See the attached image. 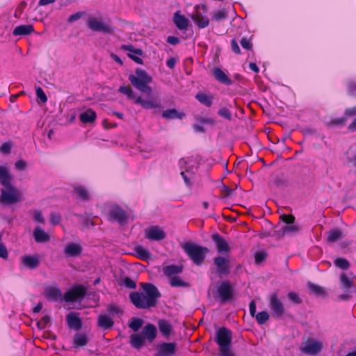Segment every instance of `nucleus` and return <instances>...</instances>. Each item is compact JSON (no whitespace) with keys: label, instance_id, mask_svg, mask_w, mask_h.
Here are the masks:
<instances>
[{"label":"nucleus","instance_id":"14","mask_svg":"<svg viewBox=\"0 0 356 356\" xmlns=\"http://www.w3.org/2000/svg\"><path fill=\"white\" fill-rule=\"evenodd\" d=\"M269 307L274 316L281 317L284 313V305L280 300L278 299L276 293L270 296Z\"/></svg>","mask_w":356,"mask_h":356},{"label":"nucleus","instance_id":"52","mask_svg":"<svg viewBox=\"0 0 356 356\" xmlns=\"http://www.w3.org/2000/svg\"><path fill=\"white\" fill-rule=\"evenodd\" d=\"M33 218V220L35 222H39V223H42V224L44 222V219L43 218L42 212L40 211H38V210L34 211Z\"/></svg>","mask_w":356,"mask_h":356},{"label":"nucleus","instance_id":"1","mask_svg":"<svg viewBox=\"0 0 356 356\" xmlns=\"http://www.w3.org/2000/svg\"><path fill=\"white\" fill-rule=\"evenodd\" d=\"M143 292H132L129 295L134 305L138 309H149L154 307L161 293L152 284L143 283Z\"/></svg>","mask_w":356,"mask_h":356},{"label":"nucleus","instance_id":"59","mask_svg":"<svg viewBox=\"0 0 356 356\" xmlns=\"http://www.w3.org/2000/svg\"><path fill=\"white\" fill-rule=\"evenodd\" d=\"M123 283L129 289H135L136 286V282L129 277H125Z\"/></svg>","mask_w":356,"mask_h":356},{"label":"nucleus","instance_id":"42","mask_svg":"<svg viewBox=\"0 0 356 356\" xmlns=\"http://www.w3.org/2000/svg\"><path fill=\"white\" fill-rule=\"evenodd\" d=\"M143 321L139 318H132L129 322V327L134 332H137L143 325Z\"/></svg>","mask_w":356,"mask_h":356},{"label":"nucleus","instance_id":"21","mask_svg":"<svg viewBox=\"0 0 356 356\" xmlns=\"http://www.w3.org/2000/svg\"><path fill=\"white\" fill-rule=\"evenodd\" d=\"M140 334L144 337L145 340L147 339L148 341L152 342L156 337V328L154 325L148 323Z\"/></svg>","mask_w":356,"mask_h":356},{"label":"nucleus","instance_id":"55","mask_svg":"<svg viewBox=\"0 0 356 356\" xmlns=\"http://www.w3.org/2000/svg\"><path fill=\"white\" fill-rule=\"evenodd\" d=\"M50 321V318L48 316H44L42 318L41 321L38 323V327L39 329H44L47 324Z\"/></svg>","mask_w":356,"mask_h":356},{"label":"nucleus","instance_id":"30","mask_svg":"<svg viewBox=\"0 0 356 356\" xmlns=\"http://www.w3.org/2000/svg\"><path fill=\"white\" fill-rule=\"evenodd\" d=\"M97 323L100 327L108 330L113 327L114 322L108 315L101 314L98 316Z\"/></svg>","mask_w":356,"mask_h":356},{"label":"nucleus","instance_id":"51","mask_svg":"<svg viewBox=\"0 0 356 356\" xmlns=\"http://www.w3.org/2000/svg\"><path fill=\"white\" fill-rule=\"evenodd\" d=\"M35 92H36L37 97L42 103H45L47 101V95H45L44 92L43 91V90L40 87H38V88H36Z\"/></svg>","mask_w":356,"mask_h":356},{"label":"nucleus","instance_id":"57","mask_svg":"<svg viewBox=\"0 0 356 356\" xmlns=\"http://www.w3.org/2000/svg\"><path fill=\"white\" fill-rule=\"evenodd\" d=\"M255 263L259 264L264 261L266 258V254L264 252H257L255 254Z\"/></svg>","mask_w":356,"mask_h":356},{"label":"nucleus","instance_id":"64","mask_svg":"<svg viewBox=\"0 0 356 356\" xmlns=\"http://www.w3.org/2000/svg\"><path fill=\"white\" fill-rule=\"evenodd\" d=\"M127 56L138 64H143V60L135 54L128 53Z\"/></svg>","mask_w":356,"mask_h":356},{"label":"nucleus","instance_id":"26","mask_svg":"<svg viewBox=\"0 0 356 356\" xmlns=\"http://www.w3.org/2000/svg\"><path fill=\"white\" fill-rule=\"evenodd\" d=\"M182 270L183 268L177 265H169L163 268V272L168 279L177 276L178 274L182 272Z\"/></svg>","mask_w":356,"mask_h":356},{"label":"nucleus","instance_id":"13","mask_svg":"<svg viewBox=\"0 0 356 356\" xmlns=\"http://www.w3.org/2000/svg\"><path fill=\"white\" fill-rule=\"evenodd\" d=\"M217 292L222 302L229 300L233 296V289L227 281H223L218 286Z\"/></svg>","mask_w":356,"mask_h":356},{"label":"nucleus","instance_id":"5","mask_svg":"<svg viewBox=\"0 0 356 356\" xmlns=\"http://www.w3.org/2000/svg\"><path fill=\"white\" fill-rule=\"evenodd\" d=\"M183 248L190 259L196 264L200 265L205 259L209 249L192 243H186Z\"/></svg>","mask_w":356,"mask_h":356},{"label":"nucleus","instance_id":"47","mask_svg":"<svg viewBox=\"0 0 356 356\" xmlns=\"http://www.w3.org/2000/svg\"><path fill=\"white\" fill-rule=\"evenodd\" d=\"M107 312L113 316H120L122 314L121 309L115 305H110L107 307Z\"/></svg>","mask_w":356,"mask_h":356},{"label":"nucleus","instance_id":"20","mask_svg":"<svg viewBox=\"0 0 356 356\" xmlns=\"http://www.w3.org/2000/svg\"><path fill=\"white\" fill-rule=\"evenodd\" d=\"M13 175L9 168L4 165H0V184L1 186L8 185L13 182Z\"/></svg>","mask_w":356,"mask_h":356},{"label":"nucleus","instance_id":"29","mask_svg":"<svg viewBox=\"0 0 356 356\" xmlns=\"http://www.w3.org/2000/svg\"><path fill=\"white\" fill-rule=\"evenodd\" d=\"M33 237L37 243H44L49 241V234L44 231L40 227H37L33 231Z\"/></svg>","mask_w":356,"mask_h":356},{"label":"nucleus","instance_id":"39","mask_svg":"<svg viewBox=\"0 0 356 356\" xmlns=\"http://www.w3.org/2000/svg\"><path fill=\"white\" fill-rule=\"evenodd\" d=\"M181 175L187 186L192 185V181L195 178V172L191 170H186L181 172Z\"/></svg>","mask_w":356,"mask_h":356},{"label":"nucleus","instance_id":"25","mask_svg":"<svg viewBox=\"0 0 356 356\" xmlns=\"http://www.w3.org/2000/svg\"><path fill=\"white\" fill-rule=\"evenodd\" d=\"M174 23L179 30H185L188 26V20L179 11L175 13L173 17Z\"/></svg>","mask_w":356,"mask_h":356},{"label":"nucleus","instance_id":"27","mask_svg":"<svg viewBox=\"0 0 356 356\" xmlns=\"http://www.w3.org/2000/svg\"><path fill=\"white\" fill-rule=\"evenodd\" d=\"M196 13L193 16V19L198 26L199 28L203 29L207 27L209 24V18L203 15L199 10L198 7H196Z\"/></svg>","mask_w":356,"mask_h":356},{"label":"nucleus","instance_id":"3","mask_svg":"<svg viewBox=\"0 0 356 356\" xmlns=\"http://www.w3.org/2000/svg\"><path fill=\"white\" fill-rule=\"evenodd\" d=\"M119 92L126 95L127 98L132 100L135 104L140 105L145 109H162L163 106L160 100L154 98L143 99L141 97L137 96L129 86H121Z\"/></svg>","mask_w":356,"mask_h":356},{"label":"nucleus","instance_id":"10","mask_svg":"<svg viewBox=\"0 0 356 356\" xmlns=\"http://www.w3.org/2000/svg\"><path fill=\"white\" fill-rule=\"evenodd\" d=\"M216 341L219 348L230 347L232 341V332L225 327H221L216 332Z\"/></svg>","mask_w":356,"mask_h":356},{"label":"nucleus","instance_id":"12","mask_svg":"<svg viewBox=\"0 0 356 356\" xmlns=\"http://www.w3.org/2000/svg\"><path fill=\"white\" fill-rule=\"evenodd\" d=\"M176 350L175 343L162 342L156 345L154 356H173Z\"/></svg>","mask_w":356,"mask_h":356},{"label":"nucleus","instance_id":"37","mask_svg":"<svg viewBox=\"0 0 356 356\" xmlns=\"http://www.w3.org/2000/svg\"><path fill=\"white\" fill-rule=\"evenodd\" d=\"M195 98L202 104L205 105L207 107H210L212 105L213 99L211 96L203 93H197L195 95Z\"/></svg>","mask_w":356,"mask_h":356},{"label":"nucleus","instance_id":"8","mask_svg":"<svg viewBox=\"0 0 356 356\" xmlns=\"http://www.w3.org/2000/svg\"><path fill=\"white\" fill-rule=\"evenodd\" d=\"M88 26L93 31L102 32L104 33H111L113 31L110 22L96 18L89 19L88 22Z\"/></svg>","mask_w":356,"mask_h":356},{"label":"nucleus","instance_id":"54","mask_svg":"<svg viewBox=\"0 0 356 356\" xmlns=\"http://www.w3.org/2000/svg\"><path fill=\"white\" fill-rule=\"evenodd\" d=\"M347 86L350 94H356V80L348 81L347 83Z\"/></svg>","mask_w":356,"mask_h":356},{"label":"nucleus","instance_id":"2","mask_svg":"<svg viewBox=\"0 0 356 356\" xmlns=\"http://www.w3.org/2000/svg\"><path fill=\"white\" fill-rule=\"evenodd\" d=\"M44 294L47 299L52 301L61 302L65 300V302H74L84 297L86 290L83 286H78L68 290L63 296L58 287L50 286L45 289Z\"/></svg>","mask_w":356,"mask_h":356},{"label":"nucleus","instance_id":"23","mask_svg":"<svg viewBox=\"0 0 356 356\" xmlns=\"http://www.w3.org/2000/svg\"><path fill=\"white\" fill-rule=\"evenodd\" d=\"M82 251L81 246L75 243H70L66 245L64 249V253L67 257H77Z\"/></svg>","mask_w":356,"mask_h":356},{"label":"nucleus","instance_id":"38","mask_svg":"<svg viewBox=\"0 0 356 356\" xmlns=\"http://www.w3.org/2000/svg\"><path fill=\"white\" fill-rule=\"evenodd\" d=\"M135 251L138 257L143 260L148 261L151 258V254L142 245H137L135 248Z\"/></svg>","mask_w":356,"mask_h":356},{"label":"nucleus","instance_id":"61","mask_svg":"<svg viewBox=\"0 0 356 356\" xmlns=\"http://www.w3.org/2000/svg\"><path fill=\"white\" fill-rule=\"evenodd\" d=\"M219 356H234L233 353L231 351L230 347L219 348Z\"/></svg>","mask_w":356,"mask_h":356},{"label":"nucleus","instance_id":"19","mask_svg":"<svg viewBox=\"0 0 356 356\" xmlns=\"http://www.w3.org/2000/svg\"><path fill=\"white\" fill-rule=\"evenodd\" d=\"M212 240L215 243L218 252L221 254H228L230 247L226 240L218 234L212 235Z\"/></svg>","mask_w":356,"mask_h":356},{"label":"nucleus","instance_id":"41","mask_svg":"<svg viewBox=\"0 0 356 356\" xmlns=\"http://www.w3.org/2000/svg\"><path fill=\"white\" fill-rule=\"evenodd\" d=\"M169 283L170 286L173 287H186L188 284L184 282L179 277L174 276L169 279Z\"/></svg>","mask_w":356,"mask_h":356},{"label":"nucleus","instance_id":"4","mask_svg":"<svg viewBox=\"0 0 356 356\" xmlns=\"http://www.w3.org/2000/svg\"><path fill=\"white\" fill-rule=\"evenodd\" d=\"M22 200V194L12 183L2 186L0 190V203L3 205H13Z\"/></svg>","mask_w":356,"mask_h":356},{"label":"nucleus","instance_id":"9","mask_svg":"<svg viewBox=\"0 0 356 356\" xmlns=\"http://www.w3.org/2000/svg\"><path fill=\"white\" fill-rule=\"evenodd\" d=\"M323 348V341L313 339H309L300 347L302 353L309 355H317Z\"/></svg>","mask_w":356,"mask_h":356},{"label":"nucleus","instance_id":"28","mask_svg":"<svg viewBox=\"0 0 356 356\" xmlns=\"http://www.w3.org/2000/svg\"><path fill=\"white\" fill-rule=\"evenodd\" d=\"M158 326L161 333L166 338H168L172 331V326L170 323L165 319H161L158 322Z\"/></svg>","mask_w":356,"mask_h":356},{"label":"nucleus","instance_id":"16","mask_svg":"<svg viewBox=\"0 0 356 356\" xmlns=\"http://www.w3.org/2000/svg\"><path fill=\"white\" fill-rule=\"evenodd\" d=\"M40 255L35 254H24L20 258V261L22 264L29 269H35L37 268L40 264Z\"/></svg>","mask_w":356,"mask_h":356},{"label":"nucleus","instance_id":"36","mask_svg":"<svg viewBox=\"0 0 356 356\" xmlns=\"http://www.w3.org/2000/svg\"><path fill=\"white\" fill-rule=\"evenodd\" d=\"M74 347H81L86 345L88 342V338L86 334L82 333H76L74 337Z\"/></svg>","mask_w":356,"mask_h":356},{"label":"nucleus","instance_id":"49","mask_svg":"<svg viewBox=\"0 0 356 356\" xmlns=\"http://www.w3.org/2000/svg\"><path fill=\"white\" fill-rule=\"evenodd\" d=\"M218 114L220 117H222L226 120H231L232 118L231 112L227 108H226L225 107L220 108L218 111Z\"/></svg>","mask_w":356,"mask_h":356},{"label":"nucleus","instance_id":"60","mask_svg":"<svg viewBox=\"0 0 356 356\" xmlns=\"http://www.w3.org/2000/svg\"><path fill=\"white\" fill-rule=\"evenodd\" d=\"M288 298H289L290 300H291L292 302H295V303H300L301 302V300L300 298V297L298 296V295L295 293V292H289L288 293Z\"/></svg>","mask_w":356,"mask_h":356},{"label":"nucleus","instance_id":"44","mask_svg":"<svg viewBox=\"0 0 356 356\" xmlns=\"http://www.w3.org/2000/svg\"><path fill=\"white\" fill-rule=\"evenodd\" d=\"M307 286H308V289L310 291V292L312 293H314L318 296L322 295L324 293L323 288L318 285L309 282L307 284Z\"/></svg>","mask_w":356,"mask_h":356},{"label":"nucleus","instance_id":"11","mask_svg":"<svg viewBox=\"0 0 356 356\" xmlns=\"http://www.w3.org/2000/svg\"><path fill=\"white\" fill-rule=\"evenodd\" d=\"M355 275L352 272L341 273L340 275V284L342 289L348 293L356 291V286L354 285L353 280Z\"/></svg>","mask_w":356,"mask_h":356},{"label":"nucleus","instance_id":"40","mask_svg":"<svg viewBox=\"0 0 356 356\" xmlns=\"http://www.w3.org/2000/svg\"><path fill=\"white\" fill-rule=\"evenodd\" d=\"M343 237L342 232L339 229H332L327 233V241L330 243H334Z\"/></svg>","mask_w":356,"mask_h":356},{"label":"nucleus","instance_id":"56","mask_svg":"<svg viewBox=\"0 0 356 356\" xmlns=\"http://www.w3.org/2000/svg\"><path fill=\"white\" fill-rule=\"evenodd\" d=\"M26 166V162L22 159L18 160L15 163V167L17 170H24Z\"/></svg>","mask_w":356,"mask_h":356},{"label":"nucleus","instance_id":"46","mask_svg":"<svg viewBox=\"0 0 356 356\" xmlns=\"http://www.w3.org/2000/svg\"><path fill=\"white\" fill-rule=\"evenodd\" d=\"M256 320L259 325L265 323L269 318V314L267 312H261L255 316Z\"/></svg>","mask_w":356,"mask_h":356},{"label":"nucleus","instance_id":"35","mask_svg":"<svg viewBox=\"0 0 356 356\" xmlns=\"http://www.w3.org/2000/svg\"><path fill=\"white\" fill-rule=\"evenodd\" d=\"M74 192L79 199L83 201L90 200L88 191L83 186H76L74 187Z\"/></svg>","mask_w":356,"mask_h":356},{"label":"nucleus","instance_id":"50","mask_svg":"<svg viewBox=\"0 0 356 356\" xmlns=\"http://www.w3.org/2000/svg\"><path fill=\"white\" fill-rule=\"evenodd\" d=\"M1 234H0V258L6 259L8 257V253L6 247L1 242Z\"/></svg>","mask_w":356,"mask_h":356},{"label":"nucleus","instance_id":"6","mask_svg":"<svg viewBox=\"0 0 356 356\" xmlns=\"http://www.w3.org/2000/svg\"><path fill=\"white\" fill-rule=\"evenodd\" d=\"M129 80L135 88L139 90L145 84L151 83L152 77L145 70L136 68L135 74L129 75Z\"/></svg>","mask_w":356,"mask_h":356},{"label":"nucleus","instance_id":"22","mask_svg":"<svg viewBox=\"0 0 356 356\" xmlns=\"http://www.w3.org/2000/svg\"><path fill=\"white\" fill-rule=\"evenodd\" d=\"M213 74L215 79L220 83L226 86L232 84L231 79L220 67H215L213 70Z\"/></svg>","mask_w":356,"mask_h":356},{"label":"nucleus","instance_id":"18","mask_svg":"<svg viewBox=\"0 0 356 356\" xmlns=\"http://www.w3.org/2000/svg\"><path fill=\"white\" fill-rule=\"evenodd\" d=\"M214 264L217 267V272L220 275H227L229 273V260L223 257H217L214 259Z\"/></svg>","mask_w":356,"mask_h":356},{"label":"nucleus","instance_id":"33","mask_svg":"<svg viewBox=\"0 0 356 356\" xmlns=\"http://www.w3.org/2000/svg\"><path fill=\"white\" fill-rule=\"evenodd\" d=\"M145 343L144 337L140 334H132L130 337V343L132 347L140 349L141 348Z\"/></svg>","mask_w":356,"mask_h":356},{"label":"nucleus","instance_id":"32","mask_svg":"<svg viewBox=\"0 0 356 356\" xmlns=\"http://www.w3.org/2000/svg\"><path fill=\"white\" fill-rule=\"evenodd\" d=\"M185 116V113L179 112L175 108L168 109L162 113V117L166 120L182 119Z\"/></svg>","mask_w":356,"mask_h":356},{"label":"nucleus","instance_id":"48","mask_svg":"<svg viewBox=\"0 0 356 356\" xmlns=\"http://www.w3.org/2000/svg\"><path fill=\"white\" fill-rule=\"evenodd\" d=\"M121 49L125 51H128L129 53L135 54L136 55H143V51L140 49H136L133 45L131 44H122Z\"/></svg>","mask_w":356,"mask_h":356},{"label":"nucleus","instance_id":"7","mask_svg":"<svg viewBox=\"0 0 356 356\" xmlns=\"http://www.w3.org/2000/svg\"><path fill=\"white\" fill-rule=\"evenodd\" d=\"M108 218L110 221H115L122 225L127 222L128 214L118 205L112 204L108 211Z\"/></svg>","mask_w":356,"mask_h":356},{"label":"nucleus","instance_id":"63","mask_svg":"<svg viewBox=\"0 0 356 356\" xmlns=\"http://www.w3.org/2000/svg\"><path fill=\"white\" fill-rule=\"evenodd\" d=\"M11 149V145L8 143H3L1 147L0 151L3 154H8Z\"/></svg>","mask_w":356,"mask_h":356},{"label":"nucleus","instance_id":"15","mask_svg":"<svg viewBox=\"0 0 356 356\" xmlns=\"http://www.w3.org/2000/svg\"><path fill=\"white\" fill-rule=\"evenodd\" d=\"M145 237L150 241H161L166 236L165 232L159 226H151L145 230Z\"/></svg>","mask_w":356,"mask_h":356},{"label":"nucleus","instance_id":"17","mask_svg":"<svg viewBox=\"0 0 356 356\" xmlns=\"http://www.w3.org/2000/svg\"><path fill=\"white\" fill-rule=\"evenodd\" d=\"M280 219L286 224L282 228L284 233H296L299 231L300 227L294 224L293 216L283 214L280 216Z\"/></svg>","mask_w":356,"mask_h":356},{"label":"nucleus","instance_id":"43","mask_svg":"<svg viewBox=\"0 0 356 356\" xmlns=\"http://www.w3.org/2000/svg\"><path fill=\"white\" fill-rule=\"evenodd\" d=\"M228 16V13L226 9H220L216 11L213 15V19L220 22L226 19Z\"/></svg>","mask_w":356,"mask_h":356},{"label":"nucleus","instance_id":"24","mask_svg":"<svg viewBox=\"0 0 356 356\" xmlns=\"http://www.w3.org/2000/svg\"><path fill=\"white\" fill-rule=\"evenodd\" d=\"M34 31L33 26L31 24H23L16 26L13 31L14 36L26 35L32 33Z\"/></svg>","mask_w":356,"mask_h":356},{"label":"nucleus","instance_id":"34","mask_svg":"<svg viewBox=\"0 0 356 356\" xmlns=\"http://www.w3.org/2000/svg\"><path fill=\"white\" fill-rule=\"evenodd\" d=\"M96 113L92 109H88L80 115V120L83 123H90L96 119Z\"/></svg>","mask_w":356,"mask_h":356},{"label":"nucleus","instance_id":"62","mask_svg":"<svg viewBox=\"0 0 356 356\" xmlns=\"http://www.w3.org/2000/svg\"><path fill=\"white\" fill-rule=\"evenodd\" d=\"M241 44L243 49H250L252 48V43L250 42V40L247 38H242L241 40Z\"/></svg>","mask_w":356,"mask_h":356},{"label":"nucleus","instance_id":"58","mask_svg":"<svg viewBox=\"0 0 356 356\" xmlns=\"http://www.w3.org/2000/svg\"><path fill=\"white\" fill-rule=\"evenodd\" d=\"M83 13H82V12H77L75 14H73V15H70L68 17L67 22L69 23H73L74 22L79 20V19H81V17L83 16Z\"/></svg>","mask_w":356,"mask_h":356},{"label":"nucleus","instance_id":"45","mask_svg":"<svg viewBox=\"0 0 356 356\" xmlns=\"http://www.w3.org/2000/svg\"><path fill=\"white\" fill-rule=\"evenodd\" d=\"M334 264L337 267L343 270L348 269L350 266V263L344 258H337L334 260Z\"/></svg>","mask_w":356,"mask_h":356},{"label":"nucleus","instance_id":"31","mask_svg":"<svg viewBox=\"0 0 356 356\" xmlns=\"http://www.w3.org/2000/svg\"><path fill=\"white\" fill-rule=\"evenodd\" d=\"M67 322L70 327L76 330L81 327V322L76 314L70 312L67 316Z\"/></svg>","mask_w":356,"mask_h":356},{"label":"nucleus","instance_id":"53","mask_svg":"<svg viewBox=\"0 0 356 356\" xmlns=\"http://www.w3.org/2000/svg\"><path fill=\"white\" fill-rule=\"evenodd\" d=\"M60 216L58 213L53 212L50 214V222L52 225H58L60 221Z\"/></svg>","mask_w":356,"mask_h":356}]
</instances>
